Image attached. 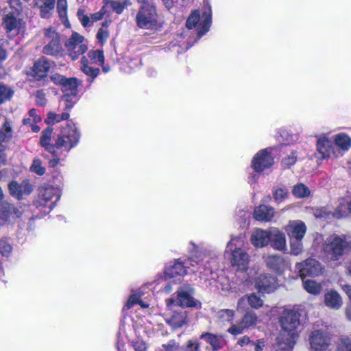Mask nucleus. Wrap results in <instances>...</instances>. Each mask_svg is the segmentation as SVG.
<instances>
[{
  "label": "nucleus",
  "instance_id": "nucleus-47",
  "mask_svg": "<svg viewBox=\"0 0 351 351\" xmlns=\"http://www.w3.org/2000/svg\"><path fill=\"white\" fill-rule=\"evenodd\" d=\"M247 301L250 306L254 308H258L263 304V300L256 293H252L248 295Z\"/></svg>",
  "mask_w": 351,
  "mask_h": 351
},
{
  "label": "nucleus",
  "instance_id": "nucleus-1",
  "mask_svg": "<svg viewBox=\"0 0 351 351\" xmlns=\"http://www.w3.org/2000/svg\"><path fill=\"white\" fill-rule=\"evenodd\" d=\"M187 269L193 273H199L200 278L202 275L207 276L208 274H212L210 258L204 252H197L184 263L176 261L173 264L169 265L166 267L165 272L166 276L173 278L184 276Z\"/></svg>",
  "mask_w": 351,
  "mask_h": 351
},
{
  "label": "nucleus",
  "instance_id": "nucleus-35",
  "mask_svg": "<svg viewBox=\"0 0 351 351\" xmlns=\"http://www.w3.org/2000/svg\"><path fill=\"white\" fill-rule=\"evenodd\" d=\"M69 118V114L68 112H63L62 114H56L53 112H50L47 114V117L45 119V122L48 125H54L57 123L60 122L63 120H66Z\"/></svg>",
  "mask_w": 351,
  "mask_h": 351
},
{
  "label": "nucleus",
  "instance_id": "nucleus-50",
  "mask_svg": "<svg viewBox=\"0 0 351 351\" xmlns=\"http://www.w3.org/2000/svg\"><path fill=\"white\" fill-rule=\"evenodd\" d=\"M80 69L85 75L93 79H95L100 73L99 69L89 65L87 66H80Z\"/></svg>",
  "mask_w": 351,
  "mask_h": 351
},
{
  "label": "nucleus",
  "instance_id": "nucleus-11",
  "mask_svg": "<svg viewBox=\"0 0 351 351\" xmlns=\"http://www.w3.org/2000/svg\"><path fill=\"white\" fill-rule=\"evenodd\" d=\"M298 337L297 330H280L276 339L274 351H292Z\"/></svg>",
  "mask_w": 351,
  "mask_h": 351
},
{
  "label": "nucleus",
  "instance_id": "nucleus-6",
  "mask_svg": "<svg viewBox=\"0 0 351 351\" xmlns=\"http://www.w3.org/2000/svg\"><path fill=\"white\" fill-rule=\"evenodd\" d=\"M349 247L348 243L336 235L328 237L323 245V250L328 259L336 261L343 255Z\"/></svg>",
  "mask_w": 351,
  "mask_h": 351
},
{
  "label": "nucleus",
  "instance_id": "nucleus-36",
  "mask_svg": "<svg viewBox=\"0 0 351 351\" xmlns=\"http://www.w3.org/2000/svg\"><path fill=\"white\" fill-rule=\"evenodd\" d=\"M303 287L308 293L313 295L319 294L322 289V287L320 284L313 280H307L304 281Z\"/></svg>",
  "mask_w": 351,
  "mask_h": 351
},
{
  "label": "nucleus",
  "instance_id": "nucleus-51",
  "mask_svg": "<svg viewBox=\"0 0 351 351\" xmlns=\"http://www.w3.org/2000/svg\"><path fill=\"white\" fill-rule=\"evenodd\" d=\"M77 95H73V93H64L62 95V99L66 102L65 110H71L74 103L75 102V97Z\"/></svg>",
  "mask_w": 351,
  "mask_h": 351
},
{
  "label": "nucleus",
  "instance_id": "nucleus-63",
  "mask_svg": "<svg viewBox=\"0 0 351 351\" xmlns=\"http://www.w3.org/2000/svg\"><path fill=\"white\" fill-rule=\"evenodd\" d=\"M165 351H179L178 346L174 341H171L167 345H163Z\"/></svg>",
  "mask_w": 351,
  "mask_h": 351
},
{
  "label": "nucleus",
  "instance_id": "nucleus-56",
  "mask_svg": "<svg viewBox=\"0 0 351 351\" xmlns=\"http://www.w3.org/2000/svg\"><path fill=\"white\" fill-rule=\"evenodd\" d=\"M77 15L82 25L84 27H88L92 23L91 19L88 16L84 14L82 10H79L77 12Z\"/></svg>",
  "mask_w": 351,
  "mask_h": 351
},
{
  "label": "nucleus",
  "instance_id": "nucleus-5",
  "mask_svg": "<svg viewBox=\"0 0 351 351\" xmlns=\"http://www.w3.org/2000/svg\"><path fill=\"white\" fill-rule=\"evenodd\" d=\"M80 140V133L72 123H67L62 127L60 134L58 135L55 146L56 149H62L69 152L73 147L76 146Z\"/></svg>",
  "mask_w": 351,
  "mask_h": 351
},
{
  "label": "nucleus",
  "instance_id": "nucleus-34",
  "mask_svg": "<svg viewBox=\"0 0 351 351\" xmlns=\"http://www.w3.org/2000/svg\"><path fill=\"white\" fill-rule=\"evenodd\" d=\"M61 49V46L58 38H53V40L46 45L43 49L44 53L50 56H57Z\"/></svg>",
  "mask_w": 351,
  "mask_h": 351
},
{
  "label": "nucleus",
  "instance_id": "nucleus-26",
  "mask_svg": "<svg viewBox=\"0 0 351 351\" xmlns=\"http://www.w3.org/2000/svg\"><path fill=\"white\" fill-rule=\"evenodd\" d=\"M81 85V81L76 77L66 78L62 85V90L64 93H73V95H77L78 87Z\"/></svg>",
  "mask_w": 351,
  "mask_h": 351
},
{
  "label": "nucleus",
  "instance_id": "nucleus-44",
  "mask_svg": "<svg viewBox=\"0 0 351 351\" xmlns=\"http://www.w3.org/2000/svg\"><path fill=\"white\" fill-rule=\"evenodd\" d=\"M337 351H351V338L341 337L337 342Z\"/></svg>",
  "mask_w": 351,
  "mask_h": 351
},
{
  "label": "nucleus",
  "instance_id": "nucleus-38",
  "mask_svg": "<svg viewBox=\"0 0 351 351\" xmlns=\"http://www.w3.org/2000/svg\"><path fill=\"white\" fill-rule=\"evenodd\" d=\"M290 254L298 256L302 253L304 246L302 239H289Z\"/></svg>",
  "mask_w": 351,
  "mask_h": 351
},
{
  "label": "nucleus",
  "instance_id": "nucleus-25",
  "mask_svg": "<svg viewBox=\"0 0 351 351\" xmlns=\"http://www.w3.org/2000/svg\"><path fill=\"white\" fill-rule=\"evenodd\" d=\"M51 66L50 62L45 59L38 60L33 67V73L35 77L43 78L47 75V73Z\"/></svg>",
  "mask_w": 351,
  "mask_h": 351
},
{
  "label": "nucleus",
  "instance_id": "nucleus-7",
  "mask_svg": "<svg viewBox=\"0 0 351 351\" xmlns=\"http://www.w3.org/2000/svg\"><path fill=\"white\" fill-rule=\"evenodd\" d=\"M3 26L10 38L24 34L26 30V23L20 12L7 14L3 19Z\"/></svg>",
  "mask_w": 351,
  "mask_h": 351
},
{
  "label": "nucleus",
  "instance_id": "nucleus-49",
  "mask_svg": "<svg viewBox=\"0 0 351 351\" xmlns=\"http://www.w3.org/2000/svg\"><path fill=\"white\" fill-rule=\"evenodd\" d=\"M141 297V295L139 293H134L132 294L125 304L123 311L131 308L135 304H138Z\"/></svg>",
  "mask_w": 351,
  "mask_h": 351
},
{
  "label": "nucleus",
  "instance_id": "nucleus-8",
  "mask_svg": "<svg viewBox=\"0 0 351 351\" xmlns=\"http://www.w3.org/2000/svg\"><path fill=\"white\" fill-rule=\"evenodd\" d=\"M194 288L189 285H184L177 290V298H168L165 300L167 307H170L176 302L182 307H197L199 302L193 298Z\"/></svg>",
  "mask_w": 351,
  "mask_h": 351
},
{
  "label": "nucleus",
  "instance_id": "nucleus-29",
  "mask_svg": "<svg viewBox=\"0 0 351 351\" xmlns=\"http://www.w3.org/2000/svg\"><path fill=\"white\" fill-rule=\"evenodd\" d=\"M202 339L209 343L213 350H217L224 345L223 339L211 333H206L201 336Z\"/></svg>",
  "mask_w": 351,
  "mask_h": 351
},
{
  "label": "nucleus",
  "instance_id": "nucleus-18",
  "mask_svg": "<svg viewBox=\"0 0 351 351\" xmlns=\"http://www.w3.org/2000/svg\"><path fill=\"white\" fill-rule=\"evenodd\" d=\"M271 246L278 251L287 250V239L283 232L276 228L270 229Z\"/></svg>",
  "mask_w": 351,
  "mask_h": 351
},
{
  "label": "nucleus",
  "instance_id": "nucleus-32",
  "mask_svg": "<svg viewBox=\"0 0 351 351\" xmlns=\"http://www.w3.org/2000/svg\"><path fill=\"white\" fill-rule=\"evenodd\" d=\"M258 322V317L255 313L247 312L245 313L240 323V329H244L256 326Z\"/></svg>",
  "mask_w": 351,
  "mask_h": 351
},
{
  "label": "nucleus",
  "instance_id": "nucleus-46",
  "mask_svg": "<svg viewBox=\"0 0 351 351\" xmlns=\"http://www.w3.org/2000/svg\"><path fill=\"white\" fill-rule=\"evenodd\" d=\"M30 171L38 176H43L45 173V167L43 165L42 161L39 158H34L30 167Z\"/></svg>",
  "mask_w": 351,
  "mask_h": 351
},
{
  "label": "nucleus",
  "instance_id": "nucleus-19",
  "mask_svg": "<svg viewBox=\"0 0 351 351\" xmlns=\"http://www.w3.org/2000/svg\"><path fill=\"white\" fill-rule=\"evenodd\" d=\"M254 217L260 221H270L275 215L274 208L268 205L262 204L254 208Z\"/></svg>",
  "mask_w": 351,
  "mask_h": 351
},
{
  "label": "nucleus",
  "instance_id": "nucleus-60",
  "mask_svg": "<svg viewBox=\"0 0 351 351\" xmlns=\"http://www.w3.org/2000/svg\"><path fill=\"white\" fill-rule=\"evenodd\" d=\"M51 80L56 84L60 85L62 86V84L64 83L66 77L59 74V73H55L52 75L51 77Z\"/></svg>",
  "mask_w": 351,
  "mask_h": 351
},
{
  "label": "nucleus",
  "instance_id": "nucleus-9",
  "mask_svg": "<svg viewBox=\"0 0 351 351\" xmlns=\"http://www.w3.org/2000/svg\"><path fill=\"white\" fill-rule=\"evenodd\" d=\"M64 46L68 55L74 60L88 50L84 38L77 32H73L71 37L65 42Z\"/></svg>",
  "mask_w": 351,
  "mask_h": 351
},
{
  "label": "nucleus",
  "instance_id": "nucleus-12",
  "mask_svg": "<svg viewBox=\"0 0 351 351\" xmlns=\"http://www.w3.org/2000/svg\"><path fill=\"white\" fill-rule=\"evenodd\" d=\"M296 268L301 276H317L322 274L324 267L319 262L313 258L297 263Z\"/></svg>",
  "mask_w": 351,
  "mask_h": 351
},
{
  "label": "nucleus",
  "instance_id": "nucleus-61",
  "mask_svg": "<svg viewBox=\"0 0 351 351\" xmlns=\"http://www.w3.org/2000/svg\"><path fill=\"white\" fill-rule=\"evenodd\" d=\"M36 102L38 106H43L46 104L45 94L41 91L36 93Z\"/></svg>",
  "mask_w": 351,
  "mask_h": 351
},
{
  "label": "nucleus",
  "instance_id": "nucleus-48",
  "mask_svg": "<svg viewBox=\"0 0 351 351\" xmlns=\"http://www.w3.org/2000/svg\"><path fill=\"white\" fill-rule=\"evenodd\" d=\"M12 251V245L5 239H0V253L3 256H9Z\"/></svg>",
  "mask_w": 351,
  "mask_h": 351
},
{
  "label": "nucleus",
  "instance_id": "nucleus-54",
  "mask_svg": "<svg viewBox=\"0 0 351 351\" xmlns=\"http://www.w3.org/2000/svg\"><path fill=\"white\" fill-rule=\"evenodd\" d=\"M21 187V199L22 198L23 195H29L32 191V186L29 183V182L24 180L20 184Z\"/></svg>",
  "mask_w": 351,
  "mask_h": 351
},
{
  "label": "nucleus",
  "instance_id": "nucleus-43",
  "mask_svg": "<svg viewBox=\"0 0 351 351\" xmlns=\"http://www.w3.org/2000/svg\"><path fill=\"white\" fill-rule=\"evenodd\" d=\"M4 210H6V214L10 215V223L12 219L19 217L22 215V211L14 206L10 204H2Z\"/></svg>",
  "mask_w": 351,
  "mask_h": 351
},
{
  "label": "nucleus",
  "instance_id": "nucleus-64",
  "mask_svg": "<svg viewBox=\"0 0 351 351\" xmlns=\"http://www.w3.org/2000/svg\"><path fill=\"white\" fill-rule=\"evenodd\" d=\"M29 117L32 119V122L34 123H36L41 120V118L36 114V111L35 109H31L29 111Z\"/></svg>",
  "mask_w": 351,
  "mask_h": 351
},
{
  "label": "nucleus",
  "instance_id": "nucleus-31",
  "mask_svg": "<svg viewBox=\"0 0 351 351\" xmlns=\"http://www.w3.org/2000/svg\"><path fill=\"white\" fill-rule=\"evenodd\" d=\"M335 145L343 151H347L351 147V138L345 133L337 134L334 138Z\"/></svg>",
  "mask_w": 351,
  "mask_h": 351
},
{
  "label": "nucleus",
  "instance_id": "nucleus-13",
  "mask_svg": "<svg viewBox=\"0 0 351 351\" xmlns=\"http://www.w3.org/2000/svg\"><path fill=\"white\" fill-rule=\"evenodd\" d=\"M274 164V158L267 149L259 151L253 158L252 167L256 172H262Z\"/></svg>",
  "mask_w": 351,
  "mask_h": 351
},
{
  "label": "nucleus",
  "instance_id": "nucleus-39",
  "mask_svg": "<svg viewBox=\"0 0 351 351\" xmlns=\"http://www.w3.org/2000/svg\"><path fill=\"white\" fill-rule=\"evenodd\" d=\"M349 199H343L340 201L336 210L332 215L337 218L345 217L349 212L348 204Z\"/></svg>",
  "mask_w": 351,
  "mask_h": 351
},
{
  "label": "nucleus",
  "instance_id": "nucleus-4",
  "mask_svg": "<svg viewBox=\"0 0 351 351\" xmlns=\"http://www.w3.org/2000/svg\"><path fill=\"white\" fill-rule=\"evenodd\" d=\"M212 23L211 6L208 5L202 16L199 12L195 10L189 16L186 25L189 29L197 27L199 38L208 32Z\"/></svg>",
  "mask_w": 351,
  "mask_h": 351
},
{
  "label": "nucleus",
  "instance_id": "nucleus-33",
  "mask_svg": "<svg viewBox=\"0 0 351 351\" xmlns=\"http://www.w3.org/2000/svg\"><path fill=\"white\" fill-rule=\"evenodd\" d=\"M292 193L297 198H306L310 196L311 191L305 184L298 183L293 186Z\"/></svg>",
  "mask_w": 351,
  "mask_h": 351
},
{
  "label": "nucleus",
  "instance_id": "nucleus-57",
  "mask_svg": "<svg viewBox=\"0 0 351 351\" xmlns=\"http://www.w3.org/2000/svg\"><path fill=\"white\" fill-rule=\"evenodd\" d=\"M297 160V156L295 152H292L291 155L288 156L287 158L282 160V165L285 167H289L290 166L294 165Z\"/></svg>",
  "mask_w": 351,
  "mask_h": 351
},
{
  "label": "nucleus",
  "instance_id": "nucleus-2",
  "mask_svg": "<svg viewBox=\"0 0 351 351\" xmlns=\"http://www.w3.org/2000/svg\"><path fill=\"white\" fill-rule=\"evenodd\" d=\"M243 239L241 235L232 237L227 243L226 253H230V263L232 266L237 267L239 270L245 271L247 269L250 263V256L241 249Z\"/></svg>",
  "mask_w": 351,
  "mask_h": 351
},
{
  "label": "nucleus",
  "instance_id": "nucleus-42",
  "mask_svg": "<svg viewBox=\"0 0 351 351\" xmlns=\"http://www.w3.org/2000/svg\"><path fill=\"white\" fill-rule=\"evenodd\" d=\"M130 334H127L129 341L136 351H146V345L143 341L131 338L133 335H136V330H129Z\"/></svg>",
  "mask_w": 351,
  "mask_h": 351
},
{
  "label": "nucleus",
  "instance_id": "nucleus-30",
  "mask_svg": "<svg viewBox=\"0 0 351 351\" xmlns=\"http://www.w3.org/2000/svg\"><path fill=\"white\" fill-rule=\"evenodd\" d=\"M106 5L110 7L114 12L118 14H121L124 9L131 5L130 0H123L122 2L113 0H104Z\"/></svg>",
  "mask_w": 351,
  "mask_h": 351
},
{
  "label": "nucleus",
  "instance_id": "nucleus-58",
  "mask_svg": "<svg viewBox=\"0 0 351 351\" xmlns=\"http://www.w3.org/2000/svg\"><path fill=\"white\" fill-rule=\"evenodd\" d=\"M219 286H217L218 289H221L224 293H226L230 289V284L228 279L226 278H220L219 279Z\"/></svg>",
  "mask_w": 351,
  "mask_h": 351
},
{
  "label": "nucleus",
  "instance_id": "nucleus-10",
  "mask_svg": "<svg viewBox=\"0 0 351 351\" xmlns=\"http://www.w3.org/2000/svg\"><path fill=\"white\" fill-rule=\"evenodd\" d=\"M308 341L311 351H330V337L326 330H311Z\"/></svg>",
  "mask_w": 351,
  "mask_h": 351
},
{
  "label": "nucleus",
  "instance_id": "nucleus-15",
  "mask_svg": "<svg viewBox=\"0 0 351 351\" xmlns=\"http://www.w3.org/2000/svg\"><path fill=\"white\" fill-rule=\"evenodd\" d=\"M285 230L289 239H303L306 233L307 227L301 220H291L285 226Z\"/></svg>",
  "mask_w": 351,
  "mask_h": 351
},
{
  "label": "nucleus",
  "instance_id": "nucleus-62",
  "mask_svg": "<svg viewBox=\"0 0 351 351\" xmlns=\"http://www.w3.org/2000/svg\"><path fill=\"white\" fill-rule=\"evenodd\" d=\"M8 3L10 8L15 10L14 12H20L21 10V5L19 0H8Z\"/></svg>",
  "mask_w": 351,
  "mask_h": 351
},
{
  "label": "nucleus",
  "instance_id": "nucleus-37",
  "mask_svg": "<svg viewBox=\"0 0 351 351\" xmlns=\"http://www.w3.org/2000/svg\"><path fill=\"white\" fill-rule=\"evenodd\" d=\"M272 194L275 202L281 203L289 197V193L286 188L276 186L273 189Z\"/></svg>",
  "mask_w": 351,
  "mask_h": 351
},
{
  "label": "nucleus",
  "instance_id": "nucleus-21",
  "mask_svg": "<svg viewBox=\"0 0 351 351\" xmlns=\"http://www.w3.org/2000/svg\"><path fill=\"white\" fill-rule=\"evenodd\" d=\"M59 191L51 186H43L40 189V197L46 202L52 201L49 207L54 206L55 203L60 199Z\"/></svg>",
  "mask_w": 351,
  "mask_h": 351
},
{
  "label": "nucleus",
  "instance_id": "nucleus-27",
  "mask_svg": "<svg viewBox=\"0 0 351 351\" xmlns=\"http://www.w3.org/2000/svg\"><path fill=\"white\" fill-rule=\"evenodd\" d=\"M52 132L53 129L51 128H47L44 131H43L40 139V144L42 147H43L45 149V150H47L51 154H54L55 148L56 147L55 145H52L50 143Z\"/></svg>",
  "mask_w": 351,
  "mask_h": 351
},
{
  "label": "nucleus",
  "instance_id": "nucleus-24",
  "mask_svg": "<svg viewBox=\"0 0 351 351\" xmlns=\"http://www.w3.org/2000/svg\"><path fill=\"white\" fill-rule=\"evenodd\" d=\"M34 5L40 10L42 18H48L51 14L55 5V0H34Z\"/></svg>",
  "mask_w": 351,
  "mask_h": 351
},
{
  "label": "nucleus",
  "instance_id": "nucleus-40",
  "mask_svg": "<svg viewBox=\"0 0 351 351\" xmlns=\"http://www.w3.org/2000/svg\"><path fill=\"white\" fill-rule=\"evenodd\" d=\"M88 58L91 60L93 63L98 64L103 66L104 64V55L101 50H90L88 53Z\"/></svg>",
  "mask_w": 351,
  "mask_h": 351
},
{
  "label": "nucleus",
  "instance_id": "nucleus-52",
  "mask_svg": "<svg viewBox=\"0 0 351 351\" xmlns=\"http://www.w3.org/2000/svg\"><path fill=\"white\" fill-rule=\"evenodd\" d=\"M10 194L16 197L18 199H21V187L20 184L16 181H12L8 185Z\"/></svg>",
  "mask_w": 351,
  "mask_h": 351
},
{
  "label": "nucleus",
  "instance_id": "nucleus-55",
  "mask_svg": "<svg viewBox=\"0 0 351 351\" xmlns=\"http://www.w3.org/2000/svg\"><path fill=\"white\" fill-rule=\"evenodd\" d=\"M10 223V215L6 214L3 206L0 208V228Z\"/></svg>",
  "mask_w": 351,
  "mask_h": 351
},
{
  "label": "nucleus",
  "instance_id": "nucleus-14",
  "mask_svg": "<svg viewBox=\"0 0 351 351\" xmlns=\"http://www.w3.org/2000/svg\"><path fill=\"white\" fill-rule=\"evenodd\" d=\"M300 313L292 309H285L279 318L282 329H296L300 325Z\"/></svg>",
  "mask_w": 351,
  "mask_h": 351
},
{
  "label": "nucleus",
  "instance_id": "nucleus-59",
  "mask_svg": "<svg viewBox=\"0 0 351 351\" xmlns=\"http://www.w3.org/2000/svg\"><path fill=\"white\" fill-rule=\"evenodd\" d=\"M199 350V343L196 340H189L187 342L184 351H197Z\"/></svg>",
  "mask_w": 351,
  "mask_h": 351
},
{
  "label": "nucleus",
  "instance_id": "nucleus-17",
  "mask_svg": "<svg viewBox=\"0 0 351 351\" xmlns=\"http://www.w3.org/2000/svg\"><path fill=\"white\" fill-rule=\"evenodd\" d=\"M332 143L326 136H319L317 141V150L321 155L322 158L325 159L332 157H337L335 152Z\"/></svg>",
  "mask_w": 351,
  "mask_h": 351
},
{
  "label": "nucleus",
  "instance_id": "nucleus-53",
  "mask_svg": "<svg viewBox=\"0 0 351 351\" xmlns=\"http://www.w3.org/2000/svg\"><path fill=\"white\" fill-rule=\"evenodd\" d=\"M109 36V32L106 28L101 27L97 34V38L101 45H104Z\"/></svg>",
  "mask_w": 351,
  "mask_h": 351
},
{
  "label": "nucleus",
  "instance_id": "nucleus-16",
  "mask_svg": "<svg viewBox=\"0 0 351 351\" xmlns=\"http://www.w3.org/2000/svg\"><path fill=\"white\" fill-rule=\"evenodd\" d=\"M278 282L272 276L261 274L255 282L256 288L261 293H270L278 287Z\"/></svg>",
  "mask_w": 351,
  "mask_h": 351
},
{
  "label": "nucleus",
  "instance_id": "nucleus-41",
  "mask_svg": "<svg viewBox=\"0 0 351 351\" xmlns=\"http://www.w3.org/2000/svg\"><path fill=\"white\" fill-rule=\"evenodd\" d=\"M234 312L230 309H222L217 313V318L219 322L225 325L226 322L232 323Z\"/></svg>",
  "mask_w": 351,
  "mask_h": 351
},
{
  "label": "nucleus",
  "instance_id": "nucleus-20",
  "mask_svg": "<svg viewBox=\"0 0 351 351\" xmlns=\"http://www.w3.org/2000/svg\"><path fill=\"white\" fill-rule=\"evenodd\" d=\"M270 241V230L269 231L256 229L251 237V241L254 246L256 247H263L267 245Z\"/></svg>",
  "mask_w": 351,
  "mask_h": 351
},
{
  "label": "nucleus",
  "instance_id": "nucleus-23",
  "mask_svg": "<svg viewBox=\"0 0 351 351\" xmlns=\"http://www.w3.org/2000/svg\"><path fill=\"white\" fill-rule=\"evenodd\" d=\"M265 261L269 268L278 273H281L286 267V263L280 256L268 255Z\"/></svg>",
  "mask_w": 351,
  "mask_h": 351
},
{
  "label": "nucleus",
  "instance_id": "nucleus-28",
  "mask_svg": "<svg viewBox=\"0 0 351 351\" xmlns=\"http://www.w3.org/2000/svg\"><path fill=\"white\" fill-rule=\"evenodd\" d=\"M189 322L187 313L186 311L176 313L169 319L167 323L171 327L181 328L186 326Z\"/></svg>",
  "mask_w": 351,
  "mask_h": 351
},
{
  "label": "nucleus",
  "instance_id": "nucleus-3",
  "mask_svg": "<svg viewBox=\"0 0 351 351\" xmlns=\"http://www.w3.org/2000/svg\"><path fill=\"white\" fill-rule=\"evenodd\" d=\"M139 28L154 29L160 25L159 15L156 5L140 6L135 17Z\"/></svg>",
  "mask_w": 351,
  "mask_h": 351
},
{
  "label": "nucleus",
  "instance_id": "nucleus-22",
  "mask_svg": "<svg viewBox=\"0 0 351 351\" xmlns=\"http://www.w3.org/2000/svg\"><path fill=\"white\" fill-rule=\"evenodd\" d=\"M342 299L340 295L335 290H327L324 294L325 305L333 309H338L342 305Z\"/></svg>",
  "mask_w": 351,
  "mask_h": 351
},
{
  "label": "nucleus",
  "instance_id": "nucleus-45",
  "mask_svg": "<svg viewBox=\"0 0 351 351\" xmlns=\"http://www.w3.org/2000/svg\"><path fill=\"white\" fill-rule=\"evenodd\" d=\"M14 91L9 87L0 84V104L10 100L13 96Z\"/></svg>",
  "mask_w": 351,
  "mask_h": 351
}]
</instances>
